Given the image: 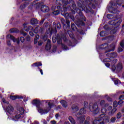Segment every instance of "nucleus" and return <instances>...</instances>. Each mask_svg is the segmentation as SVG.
<instances>
[{
  "label": "nucleus",
  "mask_w": 124,
  "mask_h": 124,
  "mask_svg": "<svg viewBox=\"0 0 124 124\" xmlns=\"http://www.w3.org/2000/svg\"><path fill=\"white\" fill-rule=\"evenodd\" d=\"M69 2L70 3V2H72L73 9H74V10H77V8L76 7V4H74V1H73V0H70Z\"/></svg>",
  "instance_id": "25"
},
{
  "label": "nucleus",
  "mask_w": 124,
  "mask_h": 124,
  "mask_svg": "<svg viewBox=\"0 0 124 124\" xmlns=\"http://www.w3.org/2000/svg\"><path fill=\"white\" fill-rule=\"evenodd\" d=\"M79 1H81L82 3L78 2H77V6L80 11H85L86 13H90V12H92V5L91 4V1L85 0H79Z\"/></svg>",
  "instance_id": "1"
},
{
  "label": "nucleus",
  "mask_w": 124,
  "mask_h": 124,
  "mask_svg": "<svg viewBox=\"0 0 124 124\" xmlns=\"http://www.w3.org/2000/svg\"><path fill=\"white\" fill-rule=\"evenodd\" d=\"M121 117H122V113H121V112H118L117 114V119H121Z\"/></svg>",
  "instance_id": "47"
},
{
  "label": "nucleus",
  "mask_w": 124,
  "mask_h": 124,
  "mask_svg": "<svg viewBox=\"0 0 124 124\" xmlns=\"http://www.w3.org/2000/svg\"><path fill=\"white\" fill-rule=\"evenodd\" d=\"M86 113H87L86 108H83L80 109L79 112L78 114V115H83V114H86Z\"/></svg>",
  "instance_id": "16"
},
{
  "label": "nucleus",
  "mask_w": 124,
  "mask_h": 124,
  "mask_svg": "<svg viewBox=\"0 0 124 124\" xmlns=\"http://www.w3.org/2000/svg\"><path fill=\"white\" fill-rule=\"evenodd\" d=\"M57 43L58 44H61L62 45V39L60 37V35L59 34L57 35Z\"/></svg>",
  "instance_id": "23"
},
{
  "label": "nucleus",
  "mask_w": 124,
  "mask_h": 124,
  "mask_svg": "<svg viewBox=\"0 0 124 124\" xmlns=\"http://www.w3.org/2000/svg\"><path fill=\"white\" fill-rule=\"evenodd\" d=\"M110 122L111 123H115V122H116V117H112L110 119Z\"/></svg>",
  "instance_id": "51"
},
{
  "label": "nucleus",
  "mask_w": 124,
  "mask_h": 124,
  "mask_svg": "<svg viewBox=\"0 0 124 124\" xmlns=\"http://www.w3.org/2000/svg\"><path fill=\"white\" fill-rule=\"evenodd\" d=\"M117 68L118 70H121L123 68V64L122 63H119L117 65Z\"/></svg>",
  "instance_id": "32"
},
{
  "label": "nucleus",
  "mask_w": 124,
  "mask_h": 124,
  "mask_svg": "<svg viewBox=\"0 0 124 124\" xmlns=\"http://www.w3.org/2000/svg\"><path fill=\"white\" fill-rule=\"evenodd\" d=\"M113 107H114V108H116V107H117L118 106V102L116 101H115L114 102H113Z\"/></svg>",
  "instance_id": "45"
},
{
  "label": "nucleus",
  "mask_w": 124,
  "mask_h": 124,
  "mask_svg": "<svg viewBox=\"0 0 124 124\" xmlns=\"http://www.w3.org/2000/svg\"><path fill=\"white\" fill-rule=\"evenodd\" d=\"M20 33H21L22 34H23V35L24 36H26V35H27V33L26 32H24V31H20Z\"/></svg>",
  "instance_id": "62"
},
{
  "label": "nucleus",
  "mask_w": 124,
  "mask_h": 124,
  "mask_svg": "<svg viewBox=\"0 0 124 124\" xmlns=\"http://www.w3.org/2000/svg\"><path fill=\"white\" fill-rule=\"evenodd\" d=\"M42 66V63L41 62H37L32 64V66Z\"/></svg>",
  "instance_id": "21"
},
{
  "label": "nucleus",
  "mask_w": 124,
  "mask_h": 124,
  "mask_svg": "<svg viewBox=\"0 0 124 124\" xmlns=\"http://www.w3.org/2000/svg\"><path fill=\"white\" fill-rule=\"evenodd\" d=\"M57 29H58V30H61V28H62V26L61 25V23L58 22V23L57 24Z\"/></svg>",
  "instance_id": "48"
},
{
  "label": "nucleus",
  "mask_w": 124,
  "mask_h": 124,
  "mask_svg": "<svg viewBox=\"0 0 124 124\" xmlns=\"http://www.w3.org/2000/svg\"><path fill=\"white\" fill-rule=\"evenodd\" d=\"M20 41L22 43H24V42H25V38H24V37H20Z\"/></svg>",
  "instance_id": "59"
},
{
  "label": "nucleus",
  "mask_w": 124,
  "mask_h": 124,
  "mask_svg": "<svg viewBox=\"0 0 124 124\" xmlns=\"http://www.w3.org/2000/svg\"><path fill=\"white\" fill-rule=\"evenodd\" d=\"M57 51V46H53L52 48V52L53 53H55Z\"/></svg>",
  "instance_id": "41"
},
{
  "label": "nucleus",
  "mask_w": 124,
  "mask_h": 124,
  "mask_svg": "<svg viewBox=\"0 0 124 124\" xmlns=\"http://www.w3.org/2000/svg\"><path fill=\"white\" fill-rule=\"evenodd\" d=\"M76 25H77L78 27H80V25H81V26H85V23L83 21H79L77 23Z\"/></svg>",
  "instance_id": "33"
},
{
  "label": "nucleus",
  "mask_w": 124,
  "mask_h": 124,
  "mask_svg": "<svg viewBox=\"0 0 124 124\" xmlns=\"http://www.w3.org/2000/svg\"><path fill=\"white\" fill-rule=\"evenodd\" d=\"M2 101L3 102V103H7V104H9V103L8 102H7L5 99L4 98L2 99Z\"/></svg>",
  "instance_id": "63"
},
{
  "label": "nucleus",
  "mask_w": 124,
  "mask_h": 124,
  "mask_svg": "<svg viewBox=\"0 0 124 124\" xmlns=\"http://www.w3.org/2000/svg\"><path fill=\"white\" fill-rule=\"evenodd\" d=\"M118 52L119 53H121V52H123V48L121 47V46H119L118 48Z\"/></svg>",
  "instance_id": "57"
},
{
  "label": "nucleus",
  "mask_w": 124,
  "mask_h": 124,
  "mask_svg": "<svg viewBox=\"0 0 124 124\" xmlns=\"http://www.w3.org/2000/svg\"><path fill=\"white\" fill-rule=\"evenodd\" d=\"M19 112H20V114H21V115H23V114L25 113V109H24V108H19Z\"/></svg>",
  "instance_id": "34"
},
{
  "label": "nucleus",
  "mask_w": 124,
  "mask_h": 124,
  "mask_svg": "<svg viewBox=\"0 0 124 124\" xmlns=\"http://www.w3.org/2000/svg\"><path fill=\"white\" fill-rule=\"evenodd\" d=\"M44 27L46 28V29H47V28H48V27H49V23L48 22H45L44 24Z\"/></svg>",
  "instance_id": "44"
},
{
  "label": "nucleus",
  "mask_w": 124,
  "mask_h": 124,
  "mask_svg": "<svg viewBox=\"0 0 124 124\" xmlns=\"http://www.w3.org/2000/svg\"><path fill=\"white\" fill-rule=\"evenodd\" d=\"M67 44H68L69 46H72V43L69 40H67Z\"/></svg>",
  "instance_id": "54"
},
{
  "label": "nucleus",
  "mask_w": 124,
  "mask_h": 124,
  "mask_svg": "<svg viewBox=\"0 0 124 124\" xmlns=\"http://www.w3.org/2000/svg\"><path fill=\"white\" fill-rule=\"evenodd\" d=\"M100 105L101 106H104L105 105V100H102L100 103Z\"/></svg>",
  "instance_id": "38"
},
{
  "label": "nucleus",
  "mask_w": 124,
  "mask_h": 124,
  "mask_svg": "<svg viewBox=\"0 0 124 124\" xmlns=\"http://www.w3.org/2000/svg\"><path fill=\"white\" fill-rule=\"evenodd\" d=\"M77 118V120L79 122H80V123H83V122H84V121H85V116L84 115H79V114H77L76 115Z\"/></svg>",
  "instance_id": "7"
},
{
  "label": "nucleus",
  "mask_w": 124,
  "mask_h": 124,
  "mask_svg": "<svg viewBox=\"0 0 124 124\" xmlns=\"http://www.w3.org/2000/svg\"><path fill=\"white\" fill-rule=\"evenodd\" d=\"M79 15L80 17H81L83 21H86V17L84 16V15H83V13H82V11H80V12H79Z\"/></svg>",
  "instance_id": "30"
},
{
  "label": "nucleus",
  "mask_w": 124,
  "mask_h": 124,
  "mask_svg": "<svg viewBox=\"0 0 124 124\" xmlns=\"http://www.w3.org/2000/svg\"><path fill=\"white\" fill-rule=\"evenodd\" d=\"M32 104L37 106V110L39 113H41V114H45V113H48V112L51 110V108H52V107L53 105V103H51V102H49L48 103V107L43 109L40 108V107H39L40 104V101H39V100L36 99L32 100Z\"/></svg>",
  "instance_id": "2"
},
{
  "label": "nucleus",
  "mask_w": 124,
  "mask_h": 124,
  "mask_svg": "<svg viewBox=\"0 0 124 124\" xmlns=\"http://www.w3.org/2000/svg\"><path fill=\"white\" fill-rule=\"evenodd\" d=\"M118 31V29L117 28V27L114 28L113 29H112L111 31H110V34H114V33H116V32H117V31Z\"/></svg>",
  "instance_id": "29"
},
{
  "label": "nucleus",
  "mask_w": 124,
  "mask_h": 124,
  "mask_svg": "<svg viewBox=\"0 0 124 124\" xmlns=\"http://www.w3.org/2000/svg\"><path fill=\"white\" fill-rule=\"evenodd\" d=\"M51 47L52 45H51V40L48 39L45 47L46 50L47 51H49V50H51Z\"/></svg>",
  "instance_id": "10"
},
{
  "label": "nucleus",
  "mask_w": 124,
  "mask_h": 124,
  "mask_svg": "<svg viewBox=\"0 0 124 124\" xmlns=\"http://www.w3.org/2000/svg\"><path fill=\"white\" fill-rule=\"evenodd\" d=\"M105 97H107V100H108V101H112V99L111 98V97H110L108 95H106Z\"/></svg>",
  "instance_id": "49"
},
{
  "label": "nucleus",
  "mask_w": 124,
  "mask_h": 124,
  "mask_svg": "<svg viewBox=\"0 0 124 124\" xmlns=\"http://www.w3.org/2000/svg\"><path fill=\"white\" fill-rule=\"evenodd\" d=\"M89 1H91V5H92V8H93V9H94V8H95V6H96L97 4H96V1H95V0H89Z\"/></svg>",
  "instance_id": "15"
},
{
  "label": "nucleus",
  "mask_w": 124,
  "mask_h": 124,
  "mask_svg": "<svg viewBox=\"0 0 124 124\" xmlns=\"http://www.w3.org/2000/svg\"><path fill=\"white\" fill-rule=\"evenodd\" d=\"M26 40H27V41H30L31 37H30V36H27L26 38Z\"/></svg>",
  "instance_id": "61"
},
{
  "label": "nucleus",
  "mask_w": 124,
  "mask_h": 124,
  "mask_svg": "<svg viewBox=\"0 0 124 124\" xmlns=\"http://www.w3.org/2000/svg\"><path fill=\"white\" fill-rule=\"evenodd\" d=\"M62 39H63V40L64 42H66V41L67 42V40H66V36H63L62 37Z\"/></svg>",
  "instance_id": "56"
},
{
  "label": "nucleus",
  "mask_w": 124,
  "mask_h": 124,
  "mask_svg": "<svg viewBox=\"0 0 124 124\" xmlns=\"http://www.w3.org/2000/svg\"><path fill=\"white\" fill-rule=\"evenodd\" d=\"M71 28L72 31H76V30H77V27H76V26L74 24V23L71 24Z\"/></svg>",
  "instance_id": "28"
},
{
  "label": "nucleus",
  "mask_w": 124,
  "mask_h": 124,
  "mask_svg": "<svg viewBox=\"0 0 124 124\" xmlns=\"http://www.w3.org/2000/svg\"><path fill=\"white\" fill-rule=\"evenodd\" d=\"M41 10L43 12H49V7L46 5H42L41 7Z\"/></svg>",
  "instance_id": "11"
},
{
  "label": "nucleus",
  "mask_w": 124,
  "mask_h": 124,
  "mask_svg": "<svg viewBox=\"0 0 124 124\" xmlns=\"http://www.w3.org/2000/svg\"><path fill=\"white\" fill-rule=\"evenodd\" d=\"M67 32L71 38H74V34L70 31H67Z\"/></svg>",
  "instance_id": "27"
},
{
  "label": "nucleus",
  "mask_w": 124,
  "mask_h": 124,
  "mask_svg": "<svg viewBox=\"0 0 124 124\" xmlns=\"http://www.w3.org/2000/svg\"><path fill=\"white\" fill-rule=\"evenodd\" d=\"M33 30V27L31 26H29L27 28H25V31H32Z\"/></svg>",
  "instance_id": "24"
},
{
  "label": "nucleus",
  "mask_w": 124,
  "mask_h": 124,
  "mask_svg": "<svg viewBox=\"0 0 124 124\" xmlns=\"http://www.w3.org/2000/svg\"><path fill=\"white\" fill-rule=\"evenodd\" d=\"M57 38H58V37H57V36H53L52 37V42L53 43H56V42H57Z\"/></svg>",
  "instance_id": "36"
},
{
  "label": "nucleus",
  "mask_w": 124,
  "mask_h": 124,
  "mask_svg": "<svg viewBox=\"0 0 124 124\" xmlns=\"http://www.w3.org/2000/svg\"><path fill=\"white\" fill-rule=\"evenodd\" d=\"M110 121V118L108 116H105L104 114H101V117L95 119L93 121V124H104V123L107 124Z\"/></svg>",
  "instance_id": "3"
},
{
  "label": "nucleus",
  "mask_w": 124,
  "mask_h": 124,
  "mask_svg": "<svg viewBox=\"0 0 124 124\" xmlns=\"http://www.w3.org/2000/svg\"><path fill=\"white\" fill-rule=\"evenodd\" d=\"M43 31H44V29H43V28L40 27L39 30V32H40V33H43Z\"/></svg>",
  "instance_id": "53"
},
{
  "label": "nucleus",
  "mask_w": 124,
  "mask_h": 124,
  "mask_svg": "<svg viewBox=\"0 0 124 124\" xmlns=\"http://www.w3.org/2000/svg\"><path fill=\"white\" fill-rule=\"evenodd\" d=\"M107 111V109L104 108H101V112L103 114H105L106 112Z\"/></svg>",
  "instance_id": "39"
},
{
  "label": "nucleus",
  "mask_w": 124,
  "mask_h": 124,
  "mask_svg": "<svg viewBox=\"0 0 124 124\" xmlns=\"http://www.w3.org/2000/svg\"><path fill=\"white\" fill-rule=\"evenodd\" d=\"M10 32H19V30L17 29L13 28L10 30Z\"/></svg>",
  "instance_id": "31"
},
{
  "label": "nucleus",
  "mask_w": 124,
  "mask_h": 124,
  "mask_svg": "<svg viewBox=\"0 0 124 124\" xmlns=\"http://www.w3.org/2000/svg\"><path fill=\"white\" fill-rule=\"evenodd\" d=\"M84 106L85 108H88V107H89V103H88V102L84 101Z\"/></svg>",
  "instance_id": "40"
},
{
  "label": "nucleus",
  "mask_w": 124,
  "mask_h": 124,
  "mask_svg": "<svg viewBox=\"0 0 124 124\" xmlns=\"http://www.w3.org/2000/svg\"><path fill=\"white\" fill-rule=\"evenodd\" d=\"M72 112L75 113L79 110V107L76 105H73L72 107Z\"/></svg>",
  "instance_id": "13"
},
{
  "label": "nucleus",
  "mask_w": 124,
  "mask_h": 124,
  "mask_svg": "<svg viewBox=\"0 0 124 124\" xmlns=\"http://www.w3.org/2000/svg\"><path fill=\"white\" fill-rule=\"evenodd\" d=\"M105 65L107 67H109L110 66V63L108 62H106L105 63Z\"/></svg>",
  "instance_id": "64"
},
{
  "label": "nucleus",
  "mask_w": 124,
  "mask_h": 124,
  "mask_svg": "<svg viewBox=\"0 0 124 124\" xmlns=\"http://www.w3.org/2000/svg\"><path fill=\"white\" fill-rule=\"evenodd\" d=\"M31 25H36L37 24H38V21L36 19L32 18L31 20Z\"/></svg>",
  "instance_id": "19"
},
{
  "label": "nucleus",
  "mask_w": 124,
  "mask_h": 124,
  "mask_svg": "<svg viewBox=\"0 0 124 124\" xmlns=\"http://www.w3.org/2000/svg\"><path fill=\"white\" fill-rule=\"evenodd\" d=\"M68 119H69V121H70V123L72 124H76V122H75V120H74V119L73 118H72V117L69 116Z\"/></svg>",
  "instance_id": "22"
},
{
  "label": "nucleus",
  "mask_w": 124,
  "mask_h": 124,
  "mask_svg": "<svg viewBox=\"0 0 124 124\" xmlns=\"http://www.w3.org/2000/svg\"><path fill=\"white\" fill-rule=\"evenodd\" d=\"M62 48H63V49L64 50H68V47H67V46H66L63 44H62Z\"/></svg>",
  "instance_id": "55"
},
{
  "label": "nucleus",
  "mask_w": 124,
  "mask_h": 124,
  "mask_svg": "<svg viewBox=\"0 0 124 124\" xmlns=\"http://www.w3.org/2000/svg\"><path fill=\"white\" fill-rule=\"evenodd\" d=\"M7 39H11V40H13L14 42H16L17 43V44H20V40L16 39L14 36L11 35H7Z\"/></svg>",
  "instance_id": "8"
},
{
  "label": "nucleus",
  "mask_w": 124,
  "mask_h": 124,
  "mask_svg": "<svg viewBox=\"0 0 124 124\" xmlns=\"http://www.w3.org/2000/svg\"><path fill=\"white\" fill-rule=\"evenodd\" d=\"M39 39V35H36L35 38L34 39V44H37L38 42V40Z\"/></svg>",
  "instance_id": "26"
},
{
  "label": "nucleus",
  "mask_w": 124,
  "mask_h": 124,
  "mask_svg": "<svg viewBox=\"0 0 124 124\" xmlns=\"http://www.w3.org/2000/svg\"><path fill=\"white\" fill-rule=\"evenodd\" d=\"M119 99L120 100H124V95H121L120 96Z\"/></svg>",
  "instance_id": "58"
},
{
  "label": "nucleus",
  "mask_w": 124,
  "mask_h": 124,
  "mask_svg": "<svg viewBox=\"0 0 124 124\" xmlns=\"http://www.w3.org/2000/svg\"><path fill=\"white\" fill-rule=\"evenodd\" d=\"M51 27L49 26V28H48V32H50V33H56L57 32V24H56V22L53 23V26L51 28Z\"/></svg>",
  "instance_id": "6"
},
{
  "label": "nucleus",
  "mask_w": 124,
  "mask_h": 124,
  "mask_svg": "<svg viewBox=\"0 0 124 124\" xmlns=\"http://www.w3.org/2000/svg\"><path fill=\"white\" fill-rule=\"evenodd\" d=\"M118 62V59H115L113 60L112 62V69L113 70V71H115V69H116V67L115 66V63H117V62Z\"/></svg>",
  "instance_id": "14"
},
{
  "label": "nucleus",
  "mask_w": 124,
  "mask_h": 124,
  "mask_svg": "<svg viewBox=\"0 0 124 124\" xmlns=\"http://www.w3.org/2000/svg\"><path fill=\"white\" fill-rule=\"evenodd\" d=\"M60 103H61L62 106H63V107H64V108H66V107H67V103L66 102V101H65L63 100H62L61 101Z\"/></svg>",
  "instance_id": "18"
},
{
  "label": "nucleus",
  "mask_w": 124,
  "mask_h": 124,
  "mask_svg": "<svg viewBox=\"0 0 124 124\" xmlns=\"http://www.w3.org/2000/svg\"><path fill=\"white\" fill-rule=\"evenodd\" d=\"M62 1L63 2V3H64V4H69V3H70V2H69V1H66L65 0H62Z\"/></svg>",
  "instance_id": "52"
},
{
  "label": "nucleus",
  "mask_w": 124,
  "mask_h": 124,
  "mask_svg": "<svg viewBox=\"0 0 124 124\" xmlns=\"http://www.w3.org/2000/svg\"><path fill=\"white\" fill-rule=\"evenodd\" d=\"M117 108H113L111 111L108 112V115L109 116H113V115H114V114H115V113H116V112H117Z\"/></svg>",
  "instance_id": "17"
},
{
  "label": "nucleus",
  "mask_w": 124,
  "mask_h": 124,
  "mask_svg": "<svg viewBox=\"0 0 124 124\" xmlns=\"http://www.w3.org/2000/svg\"><path fill=\"white\" fill-rule=\"evenodd\" d=\"M34 33H37L39 32V27H36L34 30Z\"/></svg>",
  "instance_id": "35"
},
{
  "label": "nucleus",
  "mask_w": 124,
  "mask_h": 124,
  "mask_svg": "<svg viewBox=\"0 0 124 124\" xmlns=\"http://www.w3.org/2000/svg\"><path fill=\"white\" fill-rule=\"evenodd\" d=\"M90 110L93 112V114H97L99 112L100 108L98 107L97 103H94L92 106L89 107Z\"/></svg>",
  "instance_id": "5"
},
{
  "label": "nucleus",
  "mask_w": 124,
  "mask_h": 124,
  "mask_svg": "<svg viewBox=\"0 0 124 124\" xmlns=\"http://www.w3.org/2000/svg\"><path fill=\"white\" fill-rule=\"evenodd\" d=\"M115 45L111 44L109 46L107 43H104L100 46V49H103L106 50L105 53L108 52H111V51H114L115 50Z\"/></svg>",
  "instance_id": "4"
},
{
  "label": "nucleus",
  "mask_w": 124,
  "mask_h": 124,
  "mask_svg": "<svg viewBox=\"0 0 124 124\" xmlns=\"http://www.w3.org/2000/svg\"><path fill=\"white\" fill-rule=\"evenodd\" d=\"M15 118L16 119H20V118H21V115L20 114H16L15 116Z\"/></svg>",
  "instance_id": "60"
},
{
  "label": "nucleus",
  "mask_w": 124,
  "mask_h": 124,
  "mask_svg": "<svg viewBox=\"0 0 124 124\" xmlns=\"http://www.w3.org/2000/svg\"><path fill=\"white\" fill-rule=\"evenodd\" d=\"M110 58H107L104 59V60H103L104 62H110Z\"/></svg>",
  "instance_id": "43"
},
{
  "label": "nucleus",
  "mask_w": 124,
  "mask_h": 124,
  "mask_svg": "<svg viewBox=\"0 0 124 124\" xmlns=\"http://www.w3.org/2000/svg\"><path fill=\"white\" fill-rule=\"evenodd\" d=\"M107 57H108L110 59H113L118 57V54L116 52L108 53L106 54Z\"/></svg>",
  "instance_id": "9"
},
{
  "label": "nucleus",
  "mask_w": 124,
  "mask_h": 124,
  "mask_svg": "<svg viewBox=\"0 0 124 124\" xmlns=\"http://www.w3.org/2000/svg\"><path fill=\"white\" fill-rule=\"evenodd\" d=\"M120 46L122 47V48H124V40L120 42Z\"/></svg>",
  "instance_id": "50"
},
{
  "label": "nucleus",
  "mask_w": 124,
  "mask_h": 124,
  "mask_svg": "<svg viewBox=\"0 0 124 124\" xmlns=\"http://www.w3.org/2000/svg\"><path fill=\"white\" fill-rule=\"evenodd\" d=\"M10 97L11 99H12L13 100H15V99H17V98H22L21 97H19L18 95H11L10 96Z\"/></svg>",
  "instance_id": "20"
},
{
  "label": "nucleus",
  "mask_w": 124,
  "mask_h": 124,
  "mask_svg": "<svg viewBox=\"0 0 124 124\" xmlns=\"http://www.w3.org/2000/svg\"><path fill=\"white\" fill-rule=\"evenodd\" d=\"M66 23L67 24V27L68 29V28H70V21H69V20L67 19L66 21Z\"/></svg>",
  "instance_id": "42"
},
{
  "label": "nucleus",
  "mask_w": 124,
  "mask_h": 124,
  "mask_svg": "<svg viewBox=\"0 0 124 124\" xmlns=\"http://www.w3.org/2000/svg\"><path fill=\"white\" fill-rule=\"evenodd\" d=\"M53 13L54 15H56V16L59 15V14H60V11L59 10L55 11L53 12Z\"/></svg>",
  "instance_id": "46"
},
{
  "label": "nucleus",
  "mask_w": 124,
  "mask_h": 124,
  "mask_svg": "<svg viewBox=\"0 0 124 124\" xmlns=\"http://www.w3.org/2000/svg\"><path fill=\"white\" fill-rule=\"evenodd\" d=\"M106 33V31H102L100 32V36H105V34Z\"/></svg>",
  "instance_id": "37"
},
{
  "label": "nucleus",
  "mask_w": 124,
  "mask_h": 124,
  "mask_svg": "<svg viewBox=\"0 0 124 124\" xmlns=\"http://www.w3.org/2000/svg\"><path fill=\"white\" fill-rule=\"evenodd\" d=\"M14 110V108H13V107L11 105H9L7 107V112L9 113V114H12Z\"/></svg>",
  "instance_id": "12"
}]
</instances>
